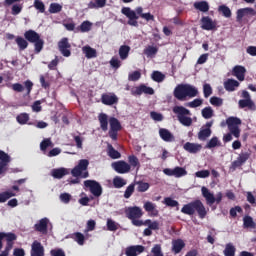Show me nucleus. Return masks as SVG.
<instances>
[{
	"label": "nucleus",
	"instance_id": "obj_1",
	"mask_svg": "<svg viewBox=\"0 0 256 256\" xmlns=\"http://www.w3.org/2000/svg\"><path fill=\"white\" fill-rule=\"evenodd\" d=\"M181 213L184 215H195L198 214L199 219H205L207 217V208H205V204L201 200H194L188 204H185Z\"/></svg>",
	"mask_w": 256,
	"mask_h": 256
},
{
	"label": "nucleus",
	"instance_id": "obj_2",
	"mask_svg": "<svg viewBox=\"0 0 256 256\" xmlns=\"http://www.w3.org/2000/svg\"><path fill=\"white\" fill-rule=\"evenodd\" d=\"M199 95V90L193 85L190 84H179L174 89V97L178 101H185L187 97L193 99Z\"/></svg>",
	"mask_w": 256,
	"mask_h": 256
},
{
	"label": "nucleus",
	"instance_id": "obj_3",
	"mask_svg": "<svg viewBox=\"0 0 256 256\" xmlns=\"http://www.w3.org/2000/svg\"><path fill=\"white\" fill-rule=\"evenodd\" d=\"M174 115L177 116V119L181 125L184 127H191L193 125V119L190 117L191 111L183 106H174L172 108Z\"/></svg>",
	"mask_w": 256,
	"mask_h": 256
},
{
	"label": "nucleus",
	"instance_id": "obj_4",
	"mask_svg": "<svg viewBox=\"0 0 256 256\" xmlns=\"http://www.w3.org/2000/svg\"><path fill=\"white\" fill-rule=\"evenodd\" d=\"M122 15H125V17H127L128 19V24L131 27H139V22H137V20L139 19V17H141V15H144L145 13H143V7H138L135 10H132L129 7H123L121 10Z\"/></svg>",
	"mask_w": 256,
	"mask_h": 256
},
{
	"label": "nucleus",
	"instance_id": "obj_5",
	"mask_svg": "<svg viewBox=\"0 0 256 256\" xmlns=\"http://www.w3.org/2000/svg\"><path fill=\"white\" fill-rule=\"evenodd\" d=\"M3 239L6 240V246L4 251L0 253V256H9L13 245H15L14 241H17V234L12 232H0V249H3Z\"/></svg>",
	"mask_w": 256,
	"mask_h": 256
},
{
	"label": "nucleus",
	"instance_id": "obj_6",
	"mask_svg": "<svg viewBox=\"0 0 256 256\" xmlns=\"http://www.w3.org/2000/svg\"><path fill=\"white\" fill-rule=\"evenodd\" d=\"M126 217L132 221V225L135 227H143V220L141 217H143V210L139 208V206H132L128 207L125 210Z\"/></svg>",
	"mask_w": 256,
	"mask_h": 256
},
{
	"label": "nucleus",
	"instance_id": "obj_7",
	"mask_svg": "<svg viewBox=\"0 0 256 256\" xmlns=\"http://www.w3.org/2000/svg\"><path fill=\"white\" fill-rule=\"evenodd\" d=\"M24 37L26 41L29 43H34L36 53H41L43 51V46L45 45V41L41 39L39 33L34 30H27L24 33Z\"/></svg>",
	"mask_w": 256,
	"mask_h": 256
},
{
	"label": "nucleus",
	"instance_id": "obj_8",
	"mask_svg": "<svg viewBox=\"0 0 256 256\" xmlns=\"http://www.w3.org/2000/svg\"><path fill=\"white\" fill-rule=\"evenodd\" d=\"M89 168V160L81 159L78 162V165L75 166L71 173L73 177H82L83 179H87L89 177V172L87 169Z\"/></svg>",
	"mask_w": 256,
	"mask_h": 256
},
{
	"label": "nucleus",
	"instance_id": "obj_9",
	"mask_svg": "<svg viewBox=\"0 0 256 256\" xmlns=\"http://www.w3.org/2000/svg\"><path fill=\"white\" fill-rule=\"evenodd\" d=\"M241 119L238 117H229L226 120V125H228V129L233 136L236 137V139H239L241 137V129H239V125H241Z\"/></svg>",
	"mask_w": 256,
	"mask_h": 256
},
{
	"label": "nucleus",
	"instance_id": "obj_10",
	"mask_svg": "<svg viewBox=\"0 0 256 256\" xmlns=\"http://www.w3.org/2000/svg\"><path fill=\"white\" fill-rule=\"evenodd\" d=\"M109 124H110V130L108 132V135L112 141H117L119 131L123 129V126H121V122H119V119L115 117L109 118Z\"/></svg>",
	"mask_w": 256,
	"mask_h": 256
},
{
	"label": "nucleus",
	"instance_id": "obj_11",
	"mask_svg": "<svg viewBox=\"0 0 256 256\" xmlns=\"http://www.w3.org/2000/svg\"><path fill=\"white\" fill-rule=\"evenodd\" d=\"M250 158H251V150H248V151H245V152L242 151L238 155L236 160H234L231 163L230 169L235 171L236 169H239V167H243V165H245V163H247V161H249Z\"/></svg>",
	"mask_w": 256,
	"mask_h": 256
},
{
	"label": "nucleus",
	"instance_id": "obj_12",
	"mask_svg": "<svg viewBox=\"0 0 256 256\" xmlns=\"http://www.w3.org/2000/svg\"><path fill=\"white\" fill-rule=\"evenodd\" d=\"M84 186L90 190L94 197H101L103 195V187L95 180H85Z\"/></svg>",
	"mask_w": 256,
	"mask_h": 256
},
{
	"label": "nucleus",
	"instance_id": "obj_13",
	"mask_svg": "<svg viewBox=\"0 0 256 256\" xmlns=\"http://www.w3.org/2000/svg\"><path fill=\"white\" fill-rule=\"evenodd\" d=\"M148 227L143 231L144 237H151L153 235V231H159V222L152 221L151 219H147L142 222V226Z\"/></svg>",
	"mask_w": 256,
	"mask_h": 256
},
{
	"label": "nucleus",
	"instance_id": "obj_14",
	"mask_svg": "<svg viewBox=\"0 0 256 256\" xmlns=\"http://www.w3.org/2000/svg\"><path fill=\"white\" fill-rule=\"evenodd\" d=\"M111 167L120 175H125V173H129V171H131V165L124 160L113 162Z\"/></svg>",
	"mask_w": 256,
	"mask_h": 256
},
{
	"label": "nucleus",
	"instance_id": "obj_15",
	"mask_svg": "<svg viewBox=\"0 0 256 256\" xmlns=\"http://www.w3.org/2000/svg\"><path fill=\"white\" fill-rule=\"evenodd\" d=\"M200 23L201 29L204 31H217V20H213L209 16L202 17Z\"/></svg>",
	"mask_w": 256,
	"mask_h": 256
},
{
	"label": "nucleus",
	"instance_id": "obj_16",
	"mask_svg": "<svg viewBox=\"0 0 256 256\" xmlns=\"http://www.w3.org/2000/svg\"><path fill=\"white\" fill-rule=\"evenodd\" d=\"M163 173L168 177H176L177 179H179L180 177H185V175H187V170L183 167L176 166L174 169H164Z\"/></svg>",
	"mask_w": 256,
	"mask_h": 256
},
{
	"label": "nucleus",
	"instance_id": "obj_17",
	"mask_svg": "<svg viewBox=\"0 0 256 256\" xmlns=\"http://www.w3.org/2000/svg\"><path fill=\"white\" fill-rule=\"evenodd\" d=\"M155 95V90L152 87H148L145 84H140L139 86L133 88L131 90V95L137 96V95Z\"/></svg>",
	"mask_w": 256,
	"mask_h": 256
},
{
	"label": "nucleus",
	"instance_id": "obj_18",
	"mask_svg": "<svg viewBox=\"0 0 256 256\" xmlns=\"http://www.w3.org/2000/svg\"><path fill=\"white\" fill-rule=\"evenodd\" d=\"M256 11L253 8H240L236 12V21L237 23H241L243 21V17H255Z\"/></svg>",
	"mask_w": 256,
	"mask_h": 256
},
{
	"label": "nucleus",
	"instance_id": "obj_19",
	"mask_svg": "<svg viewBox=\"0 0 256 256\" xmlns=\"http://www.w3.org/2000/svg\"><path fill=\"white\" fill-rule=\"evenodd\" d=\"M58 49L63 57H71V44L69 43L68 38H62L58 43Z\"/></svg>",
	"mask_w": 256,
	"mask_h": 256
},
{
	"label": "nucleus",
	"instance_id": "obj_20",
	"mask_svg": "<svg viewBox=\"0 0 256 256\" xmlns=\"http://www.w3.org/2000/svg\"><path fill=\"white\" fill-rule=\"evenodd\" d=\"M11 163V156L5 151L0 150V175L7 173V165Z\"/></svg>",
	"mask_w": 256,
	"mask_h": 256
},
{
	"label": "nucleus",
	"instance_id": "obj_21",
	"mask_svg": "<svg viewBox=\"0 0 256 256\" xmlns=\"http://www.w3.org/2000/svg\"><path fill=\"white\" fill-rule=\"evenodd\" d=\"M48 227L49 218H42L34 225V230L42 235H47L49 233Z\"/></svg>",
	"mask_w": 256,
	"mask_h": 256
},
{
	"label": "nucleus",
	"instance_id": "obj_22",
	"mask_svg": "<svg viewBox=\"0 0 256 256\" xmlns=\"http://www.w3.org/2000/svg\"><path fill=\"white\" fill-rule=\"evenodd\" d=\"M213 127V121L207 122L198 133V139L200 141H205L207 138L211 137V128Z\"/></svg>",
	"mask_w": 256,
	"mask_h": 256
},
{
	"label": "nucleus",
	"instance_id": "obj_23",
	"mask_svg": "<svg viewBox=\"0 0 256 256\" xmlns=\"http://www.w3.org/2000/svg\"><path fill=\"white\" fill-rule=\"evenodd\" d=\"M101 102L103 105H117L119 103V97L115 93H104L101 96Z\"/></svg>",
	"mask_w": 256,
	"mask_h": 256
},
{
	"label": "nucleus",
	"instance_id": "obj_24",
	"mask_svg": "<svg viewBox=\"0 0 256 256\" xmlns=\"http://www.w3.org/2000/svg\"><path fill=\"white\" fill-rule=\"evenodd\" d=\"M31 256H45V248L41 244V242L35 240L31 245Z\"/></svg>",
	"mask_w": 256,
	"mask_h": 256
},
{
	"label": "nucleus",
	"instance_id": "obj_25",
	"mask_svg": "<svg viewBox=\"0 0 256 256\" xmlns=\"http://www.w3.org/2000/svg\"><path fill=\"white\" fill-rule=\"evenodd\" d=\"M159 135L161 140L166 143H173V141H175V136L167 128H160Z\"/></svg>",
	"mask_w": 256,
	"mask_h": 256
},
{
	"label": "nucleus",
	"instance_id": "obj_26",
	"mask_svg": "<svg viewBox=\"0 0 256 256\" xmlns=\"http://www.w3.org/2000/svg\"><path fill=\"white\" fill-rule=\"evenodd\" d=\"M144 210L146 213H150V217H159V210L157 209V205L151 201L144 203Z\"/></svg>",
	"mask_w": 256,
	"mask_h": 256
},
{
	"label": "nucleus",
	"instance_id": "obj_27",
	"mask_svg": "<svg viewBox=\"0 0 256 256\" xmlns=\"http://www.w3.org/2000/svg\"><path fill=\"white\" fill-rule=\"evenodd\" d=\"M145 251V247L142 245L129 246L126 248L125 255L126 256H137L141 255Z\"/></svg>",
	"mask_w": 256,
	"mask_h": 256
},
{
	"label": "nucleus",
	"instance_id": "obj_28",
	"mask_svg": "<svg viewBox=\"0 0 256 256\" xmlns=\"http://www.w3.org/2000/svg\"><path fill=\"white\" fill-rule=\"evenodd\" d=\"M245 73H247V69L241 65H236L232 70V75H234L238 81H245Z\"/></svg>",
	"mask_w": 256,
	"mask_h": 256
},
{
	"label": "nucleus",
	"instance_id": "obj_29",
	"mask_svg": "<svg viewBox=\"0 0 256 256\" xmlns=\"http://www.w3.org/2000/svg\"><path fill=\"white\" fill-rule=\"evenodd\" d=\"M201 193H202V196L204 197V199H206L207 205L211 206V205L215 204V195L213 193H211V191L207 187L203 186L201 188Z\"/></svg>",
	"mask_w": 256,
	"mask_h": 256
},
{
	"label": "nucleus",
	"instance_id": "obj_30",
	"mask_svg": "<svg viewBox=\"0 0 256 256\" xmlns=\"http://www.w3.org/2000/svg\"><path fill=\"white\" fill-rule=\"evenodd\" d=\"M98 121L100 123V129L102 131H108L109 130V116L105 113H100L98 115Z\"/></svg>",
	"mask_w": 256,
	"mask_h": 256
},
{
	"label": "nucleus",
	"instance_id": "obj_31",
	"mask_svg": "<svg viewBox=\"0 0 256 256\" xmlns=\"http://www.w3.org/2000/svg\"><path fill=\"white\" fill-rule=\"evenodd\" d=\"M183 149L185 151H187L188 153L195 154V153H199V151H201L202 146H201V144L186 142L183 146Z\"/></svg>",
	"mask_w": 256,
	"mask_h": 256
},
{
	"label": "nucleus",
	"instance_id": "obj_32",
	"mask_svg": "<svg viewBox=\"0 0 256 256\" xmlns=\"http://www.w3.org/2000/svg\"><path fill=\"white\" fill-rule=\"evenodd\" d=\"M240 109H245L247 107L250 111H256L255 102L251 99H241L238 102Z\"/></svg>",
	"mask_w": 256,
	"mask_h": 256
},
{
	"label": "nucleus",
	"instance_id": "obj_33",
	"mask_svg": "<svg viewBox=\"0 0 256 256\" xmlns=\"http://www.w3.org/2000/svg\"><path fill=\"white\" fill-rule=\"evenodd\" d=\"M185 249V242L181 239H176L172 241V253L175 255L179 254L180 251Z\"/></svg>",
	"mask_w": 256,
	"mask_h": 256
},
{
	"label": "nucleus",
	"instance_id": "obj_34",
	"mask_svg": "<svg viewBox=\"0 0 256 256\" xmlns=\"http://www.w3.org/2000/svg\"><path fill=\"white\" fill-rule=\"evenodd\" d=\"M82 52L84 53L86 59H95V57H97V50L91 48V46H84L82 48Z\"/></svg>",
	"mask_w": 256,
	"mask_h": 256
},
{
	"label": "nucleus",
	"instance_id": "obj_35",
	"mask_svg": "<svg viewBox=\"0 0 256 256\" xmlns=\"http://www.w3.org/2000/svg\"><path fill=\"white\" fill-rule=\"evenodd\" d=\"M237 87H239V81L235 79H228L227 81L224 82V88L229 92L235 91Z\"/></svg>",
	"mask_w": 256,
	"mask_h": 256
},
{
	"label": "nucleus",
	"instance_id": "obj_36",
	"mask_svg": "<svg viewBox=\"0 0 256 256\" xmlns=\"http://www.w3.org/2000/svg\"><path fill=\"white\" fill-rule=\"evenodd\" d=\"M70 239H73L78 245H85V235L81 232H75L73 234H70Z\"/></svg>",
	"mask_w": 256,
	"mask_h": 256
},
{
	"label": "nucleus",
	"instance_id": "obj_37",
	"mask_svg": "<svg viewBox=\"0 0 256 256\" xmlns=\"http://www.w3.org/2000/svg\"><path fill=\"white\" fill-rule=\"evenodd\" d=\"M143 53L146 55V57L153 58L157 55V53H159V48L157 46L149 45L144 49Z\"/></svg>",
	"mask_w": 256,
	"mask_h": 256
},
{
	"label": "nucleus",
	"instance_id": "obj_38",
	"mask_svg": "<svg viewBox=\"0 0 256 256\" xmlns=\"http://www.w3.org/2000/svg\"><path fill=\"white\" fill-rule=\"evenodd\" d=\"M128 165H130V168L133 167V169H141V163L139 162V158L135 155L128 156Z\"/></svg>",
	"mask_w": 256,
	"mask_h": 256
},
{
	"label": "nucleus",
	"instance_id": "obj_39",
	"mask_svg": "<svg viewBox=\"0 0 256 256\" xmlns=\"http://www.w3.org/2000/svg\"><path fill=\"white\" fill-rule=\"evenodd\" d=\"M131 51V47L128 45H122L119 48V57L122 61H125L127 57H129V53Z\"/></svg>",
	"mask_w": 256,
	"mask_h": 256
},
{
	"label": "nucleus",
	"instance_id": "obj_40",
	"mask_svg": "<svg viewBox=\"0 0 256 256\" xmlns=\"http://www.w3.org/2000/svg\"><path fill=\"white\" fill-rule=\"evenodd\" d=\"M243 227H244V229H255L256 224H255V221H253V217L244 216V218H243Z\"/></svg>",
	"mask_w": 256,
	"mask_h": 256
},
{
	"label": "nucleus",
	"instance_id": "obj_41",
	"mask_svg": "<svg viewBox=\"0 0 256 256\" xmlns=\"http://www.w3.org/2000/svg\"><path fill=\"white\" fill-rule=\"evenodd\" d=\"M69 172L65 168H58V169H53L52 170V177L54 179H63L65 175H67Z\"/></svg>",
	"mask_w": 256,
	"mask_h": 256
},
{
	"label": "nucleus",
	"instance_id": "obj_42",
	"mask_svg": "<svg viewBox=\"0 0 256 256\" xmlns=\"http://www.w3.org/2000/svg\"><path fill=\"white\" fill-rule=\"evenodd\" d=\"M40 85L43 89H49V87H51V80L49 79V73L40 75Z\"/></svg>",
	"mask_w": 256,
	"mask_h": 256
},
{
	"label": "nucleus",
	"instance_id": "obj_43",
	"mask_svg": "<svg viewBox=\"0 0 256 256\" xmlns=\"http://www.w3.org/2000/svg\"><path fill=\"white\" fill-rule=\"evenodd\" d=\"M237 248L232 243H228L223 251L224 256H235Z\"/></svg>",
	"mask_w": 256,
	"mask_h": 256
},
{
	"label": "nucleus",
	"instance_id": "obj_44",
	"mask_svg": "<svg viewBox=\"0 0 256 256\" xmlns=\"http://www.w3.org/2000/svg\"><path fill=\"white\" fill-rule=\"evenodd\" d=\"M194 7L198 11H201L202 13H207V11H209V3L205 2V1L195 2Z\"/></svg>",
	"mask_w": 256,
	"mask_h": 256
},
{
	"label": "nucleus",
	"instance_id": "obj_45",
	"mask_svg": "<svg viewBox=\"0 0 256 256\" xmlns=\"http://www.w3.org/2000/svg\"><path fill=\"white\" fill-rule=\"evenodd\" d=\"M136 185V191H138V193H145V191H149V187H151L149 183L143 181L136 182Z\"/></svg>",
	"mask_w": 256,
	"mask_h": 256
},
{
	"label": "nucleus",
	"instance_id": "obj_46",
	"mask_svg": "<svg viewBox=\"0 0 256 256\" xmlns=\"http://www.w3.org/2000/svg\"><path fill=\"white\" fill-rule=\"evenodd\" d=\"M125 185H127V181H125V179L116 176L113 179V186L115 187V189H121V187H125Z\"/></svg>",
	"mask_w": 256,
	"mask_h": 256
},
{
	"label": "nucleus",
	"instance_id": "obj_47",
	"mask_svg": "<svg viewBox=\"0 0 256 256\" xmlns=\"http://www.w3.org/2000/svg\"><path fill=\"white\" fill-rule=\"evenodd\" d=\"M91 27H93V23L86 20L81 23L78 29L81 31V33H89V31H91Z\"/></svg>",
	"mask_w": 256,
	"mask_h": 256
},
{
	"label": "nucleus",
	"instance_id": "obj_48",
	"mask_svg": "<svg viewBox=\"0 0 256 256\" xmlns=\"http://www.w3.org/2000/svg\"><path fill=\"white\" fill-rule=\"evenodd\" d=\"M16 43H17L20 51H25V49H27V47H29V42H27V40H25V38H23V37H17Z\"/></svg>",
	"mask_w": 256,
	"mask_h": 256
},
{
	"label": "nucleus",
	"instance_id": "obj_49",
	"mask_svg": "<svg viewBox=\"0 0 256 256\" xmlns=\"http://www.w3.org/2000/svg\"><path fill=\"white\" fill-rule=\"evenodd\" d=\"M16 121L17 123H19V125H27L28 121H29V114L27 113H21L16 117Z\"/></svg>",
	"mask_w": 256,
	"mask_h": 256
},
{
	"label": "nucleus",
	"instance_id": "obj_50",
	"mask_svg": "<svg viewBox=\"0 0 256 256\" xmlns=\"http://www.w3.org/2000/svg\"><path fill=\"white\" fill-rule=\"evenodd\" d=\"M219 13H222L223 17H226V19H229L232 15L231 9L225 5H221L218 7Z\"/></svg>",
	"mask_w": 256,
	"mask_h": 256
},
{
	"label": "nucleus",
	"instance_id": "obj_51",
	"mask_svg": "<svg viewBox=\"0 0 256 256\" xmlns=\"http://www.w3.org/2000/svg\"><path fill=\"white\" fill-rule=\"evenodd\" d=\"M214 147H219V138L217 136L212 137L205 146V149H214Z\"/></svg>",
	"mask_w": 256,
	"mask_h": 256
},
{
	"label": "nucleus",
	"instance_id": "obj_52",
	"mask_svg": "<svg viewBox=\"0 0 256 256\" xmlns=\"http://www.w3.org/2000/svg\"><path fill=\"white\" fill-rule=\"evenodd\" d=\"M152 79L153 81H155L156 83H163V81H165V76L163 73L159 72V71H154L152 73Z\"/></svg>",
	"mask_w": 256,
	"mask_h": 256
},
{
	"label": "nucleus",
	"instance_id": "obj_53",
	"mask_svg": "<svg viewBox=\"0 0 256 256\" xmlns=\"http://www.w3.org/2000/svg\"><path fill=\"white\" fill-rule=\"evenodd\" d=\"M163 203L166 207H179V202L171 197L164 198Z\"/></svg>",
	"mask_w": 256,
	"mask_h": 256
},
{
	"label": "nucleus",
	"instance_id": "obj_54",
	"mask_svg": "<svg viewBox=\"0 0 256 256\" xmlns=\"http://www.w3.org/2000/svg\"><path fill=\"white\" fill-rule=\"evenodd\" d=\"M202 105H203V99H199V98H196L193 101L186 103V107H190L191 109L201 107Z\"/></svg>",
	"mask_w": 256,
	"mask_h": 256
},
{
	"label": "nucleus",
	"instance_id": "obj_55",
	"mask_svg": "<svg viewBox=\"0 0 256 256\" xmlns=\"http://www.w3.org/2000/svg\"><path fill=\"white\" fill-rule=\"evenodd\" d=\"M61 11H63V6L61 4L58 3H52L50 4L49 7V13H61Z\"/></svg>",
	"mask_w": 256,
	"mask_h": 256
},
{
	"label": "nucleus",
	"instance_id": "obj_56",
	"mask_svg": "<svg viewBox=\"0 0 256 256\" xmlns=\"http://www.w3.org/2000/svg\"><path fill=\"white\" fill-rule=\"evenodd\" d=\"M106 1H96V2H90L88 4V9H101L105 7Z\"/></svg>",
	"mask_w": 256,
	"mask_h": 256
},
{
	"label": "nucleus",
	"instance_id": "obj_57",
	"mask_svg": "<svg viewBox=\"0 0 256 256\" xmlns=\"http://www.w3.org/2000/svg\"><path fill=\"white\" fill-rule=\"evenodd\" d=\"M108 155L111 157V159H121V153L115 150V148H113L111 145L109 147Z\"/></svg>",
	"mask_w": 256,
	"mask_h": 256
},
{
	"label": "nucleus",
	"instance_id": "obj_58",
	"mask_svg": "<svg viewBox=\"0 0 256 256\" xmlns=\"http://www.w3.org/2000/svg\"><path fill=\"white\" fill-rule=\"evenodd\" d=\"M202 117L204 119H211L213 117V108L205 107L202 109Z\"/></svg>",
	"mask_w": 256,
	"mask_h": 256
},
{
	"label": "nucleus",
	"instance_id": "obj_59",
	"mask_svg": "<svg viewBox=\"0 0 256 256\" xmlns=\"http://www.w3.org/2000/svg\"><path fill=\"white\" fill-rule=\"evenodd\" d=\"M210 103L214 107H221V105H223V98L213 96L210 98Z\"/></svg>",
	"mask_w": 256,
	"mask_h": 256
},
{
	"label": "nucleus",
	"instance_id": "obj_60",
	"mask_svg": "<svg viewBox=\"0 0 256 256\" xmlns=\"http://www.w3.org/2000/svg\"><path fill=\"white\" fill-rule=\"evenodd\" d=\"M133 193H135V184H130L124 192V198L129 199Z\"/></svg>",
	"mask_w": 256,
	"mask_h": 256
},
{
	"label": "nucleus",
	"instance_id": "obj_61",
	"mask_svg": "<svg viewBox=\"0 0 256 256\" xmlns=\"http://www.w3.org/2000/svg\"><path fill=\"white\" fill-rule=\"evenodd\" d=\"M106 225H107L108 231H117V229H119V224H117L112 219H108Z\"/></svg>",
	"mask_w": 256,
	"mask_h": 256
},
{
	"label": "nucleus",
	"instance_id": "obj_62",
	"mask_svg": "<svg viewBox=\"0 0 256 256\" xmlns=\"http://www.w3.org/2000/svg\"><path fill=\"white\" fill-rule=\"evenodd\" d=\"M11 197H15V194L11 192L0 193V203H5V201H8V199H11Z\"/></svg>",
	"mask_w": 256,
	"mask_h": 256
},
{
	"label": "nucleus",
	"instance_id": "obj_63",
	"mask_svg": "<svg viewBox=\"0 0 256 256\" xmlns=\"http://www.w3.org/2000/svg\"><path fill=\"white\" fill-rule=\"evenodd\" d=\"M141 79V72L134 71L128 75V81H139Z\"/></svg>",
	"mask_w": 256,
	"mask_h": 256
},
{
	"label": "nucleus",
	"instance_id": "obj_64",
	"mask_svg": "<svg viewBox=\"0 0 256 256\" xmlns=\"http://www.w3.org/2000/svg\"><path fill=\"white\" fill-rule=\"evenodd\" d=\"M153 256H164L163 251L161 250V244H156L151 250Z\"/></svg>",
	"mask_w": 256,
	"mask_h": 256
}]
</instances>
